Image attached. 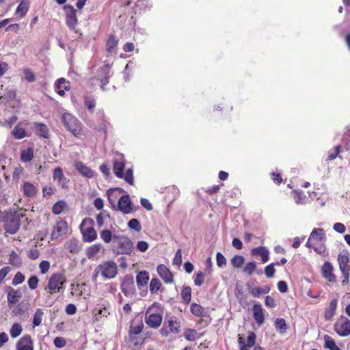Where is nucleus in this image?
Instances as JSON below:
<instances>
[{"instance_id":"45","label":"nucleus","mask_w":350,"mask_h":350,"mask_svg":"<svg viewBox=\"0 0 350 350\" xmlns=\"http://www.w3.org/2000/svg\"><path fill=\"white\" fill-rule=\"evenodd\" d=\"M100 250V245L94 244L89 247L87 250L86 255L88 258H92L95 256Z\"/></svg>"},{"instance_id":"17","label":"nucleus","mask_w":350,"mask_h":350,"mask_svg":"<svg viewBox=\"0 0 350 350\" xmlns=\"http://www.w3.org/2000/svg\"><path fill=\"white\" fill-rule=\"evenodd\" d=\"M157 272L165 283L172 284L174 282L173 275L165 265H159L157 267Z\"/></svg>"},{"instance_id":"53","label":"nucleus","mask_w":350,"mask_h":350,"mask_svg":"<svg viewBox=\"0 0 350 350\" xmlns=\"http://www.w3.org/2000/svg\"><path fill=\"white\" fill-rule=\"evenodd\" d=\"M123 179L129 185H133V171L132 168H129L128 170H126L125 174L123 173Z\"/></svg>"},{"instance_id":"15","label":"nucleus","mask_w":350,"mask_h":350,"mask_svg":"<svg viewBox=\"0 0 350 350\" xmlns=\"http://www.w3.org/2000/svg\"><path fill=\"white\" fill-rule=\"evenodd\" d=\"M53 178L58 181V184L63 189L68 188L69 180L64 176L63 170L60 167L55 168L53 171Z\"/></svg>"},{"instance_id":"32","label":"nucleus","mask_w":350,"mask_h":350,"mask_svg":"<svg viewBox=\"0 0 350 350\" xmlns=\"http://www.w3.org/2000/svg\"><path fill=\"white\" fill-rule=\"evenodd\" d=\"M83 240L86 242H92L97 237V233L95 229L90 227L85 229L83 234Z\"/></svg>"},{"instance_id":"47","label":"nucleus","mask_w":350,"mask_h":350,"mask_svg":"<svg viewBox=\"0 0 350 350\" xmlns=\"http://www.w3.org/2000/svg\"><path fill=\"white\" fill-rule=\"evenodd\" d=\"M256 269V262L254 261L248 262L245 264L243 267V272L247 273L248 275H251L255 271Z\"/></svg>"},{"instance_id":"33","label":"nucleus","mask_w":350,"mask_h":350,"mask_svg":"<svg viewBox=\"0 0 350 350\" xmlns=\"http://www.w3.org/2000/svg\"><path fill=\"white\" fill-rule=\"evenodd\" d=\"M325 238L324 230L323 228H314L310 233L309 240L314 239L319 241L323 240Z\"/></svg>"},{"instance_id":"62","label":"nucleus","mask_w":350,"mask_h":350,"mask_svg":"<svg viewBox=\"0 0 350 350\" xmlns=\"http://www.w3.org/2000/svg\"><path fill=\"white\" fill-rule=\"evenodd\" d=\"M204 279V273L202 271H199L197 273L196 278L194 279V284L198 286H200L203 282Z\"/></svg>"},{"instance_id":"39","label":"nucleus","mask_w":350,"mask_h":350,"mask_svg":"<svg viewBox=\"0 0 350 350\" xmlns=\"http://www.w3.org/2000/svg\"><path fill=\"white\" fill-rule=\"evenodd\" d=\"M22 332V325L20 323H14L10 328V334L12 338H15L19 336Z\"/></svg>"},{"instance_id":"14","label":"nucleus","mask_w":350,"mask_h":350,"mask_svg":"<svg viewBox=\"0 0 350 350\" xmlns=\"http://www.w3.org/2000/svg\"><path fill=\"white\" fill-rule=\"evenodd\" d=\"M7 300L9 306L15 304L23 296L21 289H14L11 286L7 287Z\"/></svg>"},{"instance_id":"9","label":"nucleus","mask_w":350,"mask_h":350,"mask_svg":"<svg viewBox=\"0 0 350 350\" xmlns=\"http://www.w3.org/2000/svg\"><path fill=\"white\" fill-rule=\"evenodd\" d=\"M101 272V275L107 279H112L118 273L117 265L113 261H106L97 267Z\"/></svg>"},{"instance_id":"19","label":"nucleus","mask_w":350,"mask_h":350,"mask_svg":"<svg viewBox=\"0 0 350 350\" xmlns=\"http://www.w3.org/2000/svg\"><path fill=\"white\" fill-rule=\"evenodd\" d=\"M29 122L27 120H25L23 122H19L12 131V135L14 138L16 139H22L25 137H28L25 129L24 128L21 127V124L27 125Z\"/></svg>"},{"instance_id":"2","label":"nucleus","mask_w":350,"mask_h":350,"mask_svg":"<svg viewBox=\"0 0 350 350\" xmlns=\"http://www.w3.org/2000/svg\"><path fill=\"white\" fill-rule=\"evenodd\" d=\"M21 215L17 211L4 212L3 221L5 232L10 234H16L21 227Z\"/></svg>"},{"instance_id":"60","label":"nucleus","mask_w":350,"mask_h":350,"mask_svg":"<svg viewBox=\"0 0 350 350\" xmlns=\"http://www.w3.org/2000/svg\"><path fill=\"white\" fill-rule=\"evenodd\" d=\"M256 336L254 332H249V335L247 338V347H252L254 345L256 342Z\"/></svg>"},{"instance_id":"55","label":"nucleus","mask_w":350,"mask_h":350,"mask_svg":"<svg viewBox=\"0 0 350 350\" xmlns=\"http://www.w3.org/2000/svg\"><path fill=\"white\" fill-rule=\"evenodd\" d=\"M25 280V275L20 271H18L12 282V285L17 286L22 284Z\"/></svg>"},{"instance_id":"24","label":"nucleus","mask_w":350,"mask_h":350,"mask_svg":"<svg viewBox=\"0 0 350 350\" xmlns=\"http://www.w3.org/2000/svg\"><path fill=\"white\" fill-rule=\"evenodd\" d=\"M252 310L255 321L259 325H261L265 321L262 306L260 304H256L253 306Z\"/></svg>"},{"instance_id":"29","label":"nucleus","mask_w":350,"mask_h":350,"mask_svg":"<svg viewBox=\"0 0 350 350\" xmlns=\"http://www.w3.org/2000/svg\"><path fill=\"white\" fill-rule=\"evenodd\" d=\"M149 280V274L146 271H141L137 274L136 282L139 288L145 286Z\"/></svg>"},{"instance_id":"16","label":"nucleus","mask_w":350,"mask_h":350,"mask_svg":"<svg viewBox=\"0 0 350 350\" xmlns=\"http://www.w3.org/2000/svg\"><path fill=\"white\" fill-rule=\"evenodd\" d=\"M16 350H33V343L29 334L24 335L16 343Z\"/></svg>"},{"instance_id":"30","label":"nucleus","mask_w":350,"mask_h":350,"mask_svg":"<svg viewBox=\"0 0 350 350\" xmlns=\"http://www.w3.org/2000/svg\"><path fill=\"white\" fill-rule=\"evenodd\" d=\"M9 263L12 265L13 267L19 268L21 267L23 264V260L21 256L16 254V252L14 250H12L10 255H9V259H8Z\"/></svg>"},{"instance_id":"13","label":"nucleus","mask_w":350,"mask_h":350,"mask_svg":"<svg viewBox=\"0 0 350 350\" xmlns=\"http://www.w3.org/2000/svg\"><path fill=\"white\" fill-rule=\"evenodd\" d=\"M68 232V224L64 220H59L57 222L53 228V230L51 234V239L55 240L61 237L62 235L66 234Z\"/></svg>"},{"instance_id":"36","label":"nucleus","mask_w":350,"mask_h":350,"mask_svg":"<svg viewBox=\"0 0 350 350\" xmlns=\"http://www.w3.org/2000/svg\"><path fill=\"white\" fill-rule=\"evenodd\" d=\"M275 327L281 334H284L286 332L288 326L286 321L282 318H278L274 323Z\"/></svg>"},{"instance_id":"43","label":"nucleus","mask_w":350,"mask_h":350,"mask_svg":"<svg viewBox=\"0 0 350 350\" xmlns=\"http://www.w3.org/2000/svg\"><path fill=\"white\" fill-rule=\"evenodd\" d=\"M33 157V151L31 148H27L22 151L21 154V159L24 162H29Z\"/></svg>"},{"instance_id":"7","label":"nucleus","mask_w":350,"mask_h":350,"mask_svg":"<svg viewBox=\"0 0 350 350\" xmlns=\"http://www.w3.org/2000/svg\"><path fill=\"white\" fill-rule=\"evenodd\" d=\"M66 283V278L63 273H53L49 278L47 288L52 291L61 292L64 289V284Z\"/></svg>"},{"instance_id":"34","label":"nucleus","mask_w":350,"mask_h":350,"mask_svg":"<svg viewBox=\"0 0 350 350\" xmlns=\"http://www.w3.org/2000/svg\"><path fill=\"white\" fill-rule=\"evenodd\" d=\"M24 194L27 197H33L37 193L36 187L29 182H25L23 185Z\"/></svg>"},{"instance_id":"18","label":"nucleus","mask_w":350,"mask_h":350,"mask_svg":"<svg viewBox=\"0 0 350 350\" xmlns=\"http://www.w3.org/2000/svg\"><path fill=\"white\" fill-rule=\"evenodd\" d=\"M33 130L35 134L40 138L49 139L50 137L49 130L44 123L33 122Z\"/></svg>"},{"instance_id":"59","label":"nucleus","mask_w":350,"mask_h":350,"mask_svg":"<svg viewBox=\"0 0 350 350\" xmlns=\"http://www.w3.org/2000/svg\"><path fill=\"white\" fill-rule=\"evenodd\" d=\"M216 262L219 267H223L226 265V259L221 252L216 254Z\"/></svg>"},{"instance_id":"26","label":"nucleus","mask_w":350,"mask_h":350,"mask_svg":"<svg viewBox=\"0 0 350 350\" xmlns=\"http://www.w3.org/2000/svg\"><path fill=\"white\" fill-rule=\"evenodd\" d=\"M125 167L124 159H116L113 162V170L114 174L119 178H123V172Z\"/></svg>"},{"instance_id":"20","label":"nucleus","mask_w":350,"mask_h":350,"mask_svg":"<svg viewBox=\"0 0 350 350\" xmlns=\"http://www.w3.org/2000/svg\"><path fill=\"white\" fill-rule=\"evenodd\" d=\"M322 275L329 282L336 281V276L333 273V266L329 262L326 261L322 266Z\"/></svg>"},{"instance_id":"25","label":"nucleus","mask_w":350,"mask_h":350,"mask_svg":"<svg viewBox=\"0 0 350 350\" xmlns=\"http://www.w3.org/2000/svg\"><path fill=\"white\" fill-rule=\"evenodd\" d=\"M338 300L337 299H332L329 304L328 307L325 309L324 313V318L327 321H330L332 319L334 316L336 314V310L337 308Z\"/></svg>"},{"instance_id":"3","label":"nucleus","mask_w":350,"mask_h":350,"mask_svg":"<svg viewBox=\"0 0 350 350\" xmlns=\"http://www.w3.org/2000/svg\"><path fill=\"white\" fill-rule=\"evenodd\" d=\"M161 305L159 303H154L149 306L145 314V322L150 328L157 329L158 328L163 321L161 313H159L157 311L155 312H151L154 308L161 310Z\"/></svg>"},{"instance_id":"1","label":"nucleus","mask_w":350,"mask_h":350,"mask_svg":"<svg viewBox=\"0 0 350 350\" xmlns=\"http://www.w3.org/2000/svg\"><path fill=\"white\" fill-rule=\"evenodd\" d=\"M111 250L116 255H131L134 250V245L127 237L113 235Z\"/></svg>"},{"instance_id":"64","label":"nucleus","mask_w":350,"mask_h":350,"mask_svg":"<svg viewBox=\"0 0 350 350\" xmlns=\"http://www.w3.org/2000/svg\"><path fill=\"white\" fill-rule=\"evenodd\" d=\"M149 245L146 241H138L136 245L137 249L141 252H145L148 249Z\"/></svg>"},{"instance_id":"41","label":"nucleus","mask_w":350,"mask_h":350,"mask_svg":"<svg viewBox=\"0 0 350 350\" xmlns=\"http://www.w3.org/2000/svg\"><path fill=\"white\" fill-rule=\"evenodd\" d=\"M115 191H119L120 192H122L123 190L121 188H111L107 191V198L109 204H111L113 209L117 211V206L115 203V199L112 198L113 192Z\"/></svg>"},{"instance_id":"46","label":"nucleus","mask_w":350,"mask_h":350,"mask_svg":"<svg viewBox=\"0 0 350 350\" xmlns=\"http://www.w3.org/2000/svg\"><path fill=\"white\" fill-rule=\"evenodd\" d=\"M43 311L41 308H38L34 314L33 319V326H39L42 321Z\"/></svg>"},{"instance_id":"42","label":"nucleus","mask_w":350,"mask_h":350,"mask_svg":"<svg viewBox=\"0 0 350 350\" xmlns=\"http://www.w3.org/2000/svg\"><path fill=\"white\" fill-rule=\"evenodd\" d=\"M231 264L233 266V267L236 269L241 268L245 262V258L243 256L241 255H235L233 256V258L230 260Z\"/></svg>"},{"instance_id":"31","label":"nucleus","mask_w":350,"mask_h":350,"mask_svg":"<svg viewBox=\"0 0 350 350\" xmlns=\"http://www.w3.org/2000/svg\"><path fill=\"white\" fill-rule=\"evenodd\" d=\"M144 329V324L142 321H141L137 325H131L130 326L129 329V340L131 341H134L135 336L138 335L140 334Z\"/></svg>"},{"instance_id":"8","label":"nucleus","mask_w":350,"mask_h":350,"mask_svg":"<svg viewBox=\"0 0 350 350\" xmlns=\"http://www.w3.org/2000/svg\"><path fill=\"white\" fill-rule=\"evenodd\" d=\"M334 328L340 336H347L350 335V320L342 315L335 322Z\"/></svg>"},{"instance_id":"28","label":"nucleus","mask_w":350,"mask_h":350,"mask_svg":"<svg viewBox=\"0 0 350 350\" xmlns=\"http://www.w3.org/2000/svg\"><path fill=\"white\" fill-rule=\"evenodd\" d=\"M190 311L194 316L198 317H204L207 314V312L205 309L202 306L196 303H192L191 304Z\"/></svg>"},{"instance_id":"63","label":"nucleus","mask_w":350,"mask_h":350,"mask_svg":"<svg viewBox=\"0 0 350 350\" xmlns=\"http://www.w3.org/2000/svg\"><path fill=\"white\" fill-rule=\"evenodd\" d=\"M40 272L42 274L46 273L50 268V262L48 260H42L39 265Z\"/></svg>"},{"instance_id":"35","label":"nucleus","mask_w":350,"mask_h":350,"mask_svg":"<svg viewBox=\"0 0 350 350\" xmlns=\"http://www.w3.org/2000/svg\"><path fill=\"white\" fill-rule=\"evenodd\" d=\"M66 247L70 253L73 254L78 253L81 250L79 241L76 239H72L68 241L66 244Z\"/></svg>"},{"instance_id":"54","label":"nucleus","mask_w":350,"mask_h":350,"mask_svg":"<svg viewBox=\"0 0 350 350\" xmlns=\"http://www.w3.org/2000/svg\"><path fill=\"white\" fill-rule=\"evenodd\" d=\"M246 286L247 288L249 293L254 297H259L260 295H263L262 291H261V287L252 288L248 283L246 284Z\"/></svg>"},{"instance_id":"6","label":"nucleus","mask_w":350,"mask_h":350,"mask_svg":"<svg viewBox=\"0 0 350 350\" xmlns=\"http://www.w3.org/2000/svg\"><path fill=\"white\" fill-rule=\"evenodd\" d=\"M180 332V322L176 317H170L168 320L164 322L163 327L160 329L161 334L165 337L170 333L177 334Z\"/></svg>"},{"instance_id":"52","label":"nucleus","mask_w":350,"mask_h":350,"mask_svg":"<svg viewBox=\"0 0 350 350\" xmlns=\"http://www.w3.org/2000/svg\"><path fill=\"white\" fill-rule=\"evenodd\" d=\"M113 237L111 232L109 230H103L100 232V238L106 243H109L111 241L113 242Z\"/></svg>"},{"instance_id":"57","label":"nucleus","mask_w":350,"mask_h":350,"mask_svg":"<svg viewBox=\"0 0 350 350\" xmlns=\"http://www.w3.org/2000/svg\"><path fill=\"white\" fill-rule=\"evenodd\" d=\"M23 72L25 75V79L27 81L31 83L36 81L35 75L29 68L24 69Z\"/></svg>"},{"instance_id":"23","label":"nucleus","mask_w":350,"mask_h":350,"mask_svg":"<svg viewBox=\"0 0 350 350\" xmlns=\"http://www.w3.org/2000/svg\"><path fill=\"white\" fill-rule=\"evenodd\" d=\"M338 261L342 273L350 272V265H349V258L347 254L340 253L338 256Z\"/></svg>"},{"instance_id":"10","label":"nucleus","mask_w":350,"mask_h":350,"mask_svg":"<svg viewBox=\"0 0 350 350\" xmlns=\"http://www.w3.org/2000/svg\"><path fill=\"white\" fill-rule=\"evenodd\" d=\"M110 69V65L107 64L99 68L96 71V79L100 82V88L103 91L105 90V86L109 83L111 77Z\"/></svg>"},{"instance_id":"51","label":"nucleus","mask_w":350,"mask_h":350,"mask_svg":"<svg viewBox=\"0 0 350 350\" xmlns=\"http://www.w3.org/2000/svg\"><path fill=\"white\" fill-rule=\"evenodd\" d=\"M128 227L130 229L134 230L136 232H139L142 230V225L138 219H131L128 222Z\"/></svg>"},{"instance_id":"56","label":"nucleus","mask_w":350,"mask_h":350,"mask_svg":"<svg viewBox=\"0 0 350 350\" xmlns=\"http://www.w3.org/2000/svg\"><path fill=\"white\" fill-rule=\"evenodd\" d=\"M275 265L273 262L268 265L265 268V273L268 278H271L274 276L275 269L274 268Z\"/></svg>"},{"instance_id":"4","label":"nucleus","mask_w":350,"mask_h":350,"mask_svg":"<svg viewBox=\"0 0 350 350\" xmlns=\"http://www.w3.org/2000/svg\"><path fill=\"white\" fill-rule=\"evenodd\" d=\"M62 121L68 131L75 137H81L82 135L81 124L75 116L69 113H64L62 115Z\"/></svg>"},{"instance_id":"58","label":"nucleus","mask_w":350,"mask_h":350,"mask_svg":"<svg viewBox=\"0 0 350 350\" xmlns=\"http://www.w3.org/2000/svg\"><path fill=\"white\" fill-rule=\"evenodd\" d=\"M27 282L29 288L31 290H34L38 287L39 279L36 275H32L29 278Z\"/></svg>"},{"instance_id":"12","label":"nucleus","mask_w":350,"mask_h":350,"mask_svg":"<svg viewBox=\"0 0 350 350\" xmlns=\"http://www.w3.org/2000/svg\"><path fill=\"white\" fill-rule=\"evenodd\" d=\"M118 210L124 214H129L133 211V204L128 194L122 196L119 199L117 205Z\"/></svg>"},{"instance_id":"11","label":"nucleus","mask_w":350,"mask_h":350,"mask_svg":"<svg viewBox=\"0 0 350 350\" xmlns=\"http://www.w3.org/2000/svg\"><path fill=\"white\" fill-rule=\"evenodd\" d=\"M120 288L126 297L133 295L135 293L134 278L131 274L125 275L121 282Z\"/></svg>"},{"instance_id":"21","label":"nucleus","mask_w":350,"mask_h":350,"mask_svg":"<svg viewBox=\"0 0 350 350\" xmlns=\"http://www.w3.org/2000/svg\"><path fill=\"white\" fill-rule=\"evenodd\" d=\"M118 43V39L114 35H110L106 42V51L107 55L116 54V49Z\"/></svg>"},{"instance_id":"61","label":"nucleus","mask_w":350,"mask_h":350,"mask_svg":"<svg viewBox=\"0 0 350 350\" xmlns=\"http://www.w3.org/2000/svg\"><path fill=\"white\" fill-rule=\"evenodd\" d=\"M17 120L18 117L15 115L12 116L5 120V122L3 123V126H8V128H12Z\"/></svg>"},{"instance_id":"50","label":"nucleus","mask_w":350,"mask_h":350,"mask_svg":"<svg viewBox=\"0 0 350 350\" xmlns=\"http://www.w3.org/2000/svg\"><path fill=\"white\" fill-rule=\"evenodd\" d=\"M185 338L189 341H194L199 338V336L196 329H189L185 334Z\"/></svg>"},{"instance_id":"48","label":"nucleus","mask_w":350,"mask_h":350,"mask_svg":"<svg viewBox=\"0 0 350 350\" xmlns=\"http://www.w3.org/2000/svg\"><path fill=\"white\" fill-rule=\"evenodd\" d=\"M161 283L158 278H152L150 283V291L151 293H157L161 288Z\"/></svg>"},{"instance_id":"22","label":"nucleus","mask_w":350,"mask_h":350,"mask_svg":"<svg viewBox=\"0 0 350 350\" xmlns=\"http://www.w3.org/2000/svg\"><path fill=\"white\" fill-rule=\"evenodd\" d=\"M75 168L83 176L91 178L94 177L95 172L89 167L86 166L83 162L77 161L75 163Z\"/></svg>"},{"instance_id":"49","label":"nucleus","mask_w":350,"mask_h":350,"mask_svg":"<svg viewBox=\"0 0 350 350\" xmlns=\"http://www.w3.org/2000/svg\"><path fill=\"white\" fill-rule=\"evenodd\" d=\"M65 206L66 202L63 200L55 203L52 207L53 213L55 215H59L62 212Z\"/></svg>"},{"instance_id":"40","label":"nucleus","mask_w":350,"mask_h":350,"mask_svg":"<svg viewBox=\"0 0 350 350\" xmlns=\"http://www.w3.org/2000/svg\"><path fill=\"white\" fill-rule=\"evenodd\" d=\"M84 105L89 111L92 112L96 107V99L92 96H84Z\"/></svg>"},{"instance_id":"44","label":"nucleus","mask_w":350,"mask_h":350,"mask_svg":"<svg viewBox=\"0 0 350 350\" xmlns=\"http://www.w3.org/2000/svg\"><path fill=\"white\" fill-rule=\"evenodd\" d=\"M324 347L329 350H335L337 348V345L334 340L329 335L324 336Z\"/></svg>"},{"instance_id":"27","label":"nucleus","mask_w":350,"mask_h":350,"mask_svg":"<svg viewBox=\"0 0 350 350\" xmlns=\"http://www.w3.org/2000/svg\"><path fill=\"white\" fill-rule=\"evenodd\" d=\"M252 256H260L262 262L263 263L269 260V251L265 247H258L252 250Z\"/></svg>"},{"instance_id":"5","label":"nucleus","mask_w":350,"mask_h":350,"mask_svg":"<svg viewBox=\"0 0 350 350\" xmlns=\"http://www.w3.org/2000/svg\"><path fill=\"white\" fill-rule=\"evenodd\" d=\"M63 9L65 12L66 25L70 30L78 33V31L77 30V26L78 24L77 10L72 5L68 4L65 5Z\"/></svg>"},{"instance_id":"37","label":"nucleus","mask_w":350,"mask_h":350,"mask_svg":"<svg viewBox=\"0 0 350 350\" xmlns=\"http://www.w3.org/2000/svg\"><path fill=\"white\" fill-rule=\"evenodd\" d=\"M181 297L185 304H189L190 303L191 299V288L190 286H183L181 291Z\"/></svg>"},{"instance_id":"38","label":"nucleus","mask_w":350,"mask_h":350,"mask_svg":"<svg viewBox=\"0 0 350 350\" xmlns=\"http://www.w3.org/2000/svg\"><path fill=\"white\" fill-rule=\"evenodd\" d=\"M29 3L28 2H25V0L19 3L18 5L16 14L18 15L21 18L25 16L28 11Z\"/></svg>"}]
</instances>
